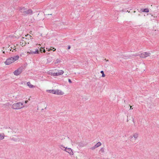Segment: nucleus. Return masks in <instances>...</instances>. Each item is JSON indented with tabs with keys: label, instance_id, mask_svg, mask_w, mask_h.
Masks as SVG:
<instances>
[{
	"label": "nucleus",
	"instance_id": "obj_26",
	"mask_svg": "<svg viewBox=\"0 0 159 159\" xmlns=\"http://www.w3.org/2000/svg\"><path fill=\"white\" fill-rule=\"evenodd\" d=\"M68 82L70 83H72V81H71V80L70 79H68Z\"/></svg>",
	"mask_w": 159,
	"mask_h": 159
},
{
	"label": "nucleus",
	"instance_id": "obj_2",
	"mask_svg": "<svg viewBox=\"0 0 159 159\" xmlns=\"http://www.w3.org/2000/svg\"><path fill=\"white\" fill-rule=\"evenodd\" d=\"M64 73L62 70H57L56 72H50V74L53 76H58L62 75Z\"/></svg>",
	"mask_w": 159,
	"mask_h": 159
},
{
	"label": "nucleus",
	"instance_id": "obj_19",
	"mask_svg": "<svg viewBox=\"0 0 159 159\" xmlns=\"http://www.w3.org/2000/svg\"><path fill=\"white\" fill-rule=\"evenodd\" d=\"M4 138V134H0V140H2Z\"/></svg>",
	"mask_w": 159,
	"mask_h": 159
},
{
	"label": "nucleus",
	"instance_id": "obj_33",
	"mask_svg": "<svg viewBox=\"0 0 159 159\" xmlns=\"http://www.w3.org/2000/svg\"><path fill=\"white\" fill-rule=\"evenodd\" d=\"M99 159H105L104 158H99Z\"/></svg>",
	"mask_w": 159,
	"mask_h": 159
},
{
	"label": "nucleus",
	"instance_id": "obj_6",
	"mask_svg": "<svg viewBox=\"0 0 159 159\" xmlns=\"http://www.w3.org/2000/svg\"><path fill=\"white\" fill-rule=\"evenodd\" d=\"M65 151L68 153L70 155H73L74 154L73 150L71 148L67 147H66Z\"/></svg>",
	"mask_w": 159,
	"mask_h": 159
},
{
	"label": "nucleus",
	"instance_id": "obj_16",
	"mask_svg": "<svg viewBox=\"0 0 159 159\" xmlns=\"http://www.w3.org/2000/svg\"><path fill=\"white\" fill-rule=\"evenodd\" d=\"M27 84L30 88H32L35 87V86L31 84L29 82H28L27 83Z\"/></svg>",
	"mask_w": 159,
	"mask_h": 159
},
{
	"label": "nucleus",
	"instance_id": "obj_7",
	"mask_svg": "<svg viewBox=\"0 0 159 159\" xmlns=\"http://www.w3.org/2000/svg\"><path fill=\"white\" fill-rule=\"evenodd\" d=\"M4 63L6 65H8L11 64L13 62L11 57H10L7 59Z\"/></svg>",
	"mask_w": 159,
	"mask_h": 159
},
{
	"label": "nucleus",
	"instance_id": "obj_9",
	"mask_svg": "<svg viewBox=\"0 0 159 159\" xmlns=\"http://www.w3.org/2000/svg\"><path fill=\"white\" fill-rule=\"evenodd\" d=\"M139 136V134L138 133H135L134 134L133 136H130L129 138L131 140H133V137H134V140H135L137 138H138Z\"/></svg>",
	"mask_w": 159,
	"mask_h": 159
},
{
	"label": "nucleus",
	"instance_id": "obj_10",
	"mask_svg": "<svg viewBox=\"0 0 159 159\" xmlns=\"http://www.w3.org/2000/svg\"><path fill=\"white\" fill-rule=\"evenodd\" d=\"M39 51L38 49H36L35 51H33L31 50H30V51L27 52V53L30 54H39Z\"/></svg>",
	"mask_w": 159,
	"mask_h": 159
},
{
	"label": "nucleus",
	"instance_id": "obj_29",
	"mask_svg": "<svg viewBox=\"0 0 159 159\" xmlns=\"http://www.w3.org/2000/svg\"><path fill=\"white\" fill-rule=\"evenodd\" d=\"M28 102V100H26L25 101V103H27Z\"/></svg>",
	"mask_w": 159,
	"mask_h": 159
},
{
	"label": "nucleus",
	"instance_id": "obj_27",
	"mask_svg": "<svg viewBox=\"0 0 159 159\" xmlns=\"http://www.w3.org/2000/svg\"><path fill=\"white\" fill-rule=\"evenodd\" d=\"M56 50V49L54 48H52V50L53 51H55Z\"/></svg>",
	"mask_w": 159,
	"mask_h": 159
},
{
	"label": "nucleus",
	"instance_id": "obj_25",
	"mask_svg": "<svg viewBox=\"0 0 159 159\" xmlns=\"http://www.w3.org/2000/svg\"><path fill=\"white\" fill-rule=\"evenodd\" d=\"M10 105V103L8 102H7L5 104H4V105L5 106H6L9 107V106Z\"/></svg>",
	"mask_w": 159,
	"mask_h": 159
},
{
	"label": "nucleus",
	"instance_id": "obj_30",
	"mask_svg": "<svg viewBox=\"0 0 159 159\" xmlns=\"http://www.w3.org/2000/svg\"><path fill=\"white\" fill-rule=\"evenodd\" d=\"M48 51H50V50H52V49H51V48L50 49H48Z\"/></svg>",
	"mask_w": 159,
	"mask_h": 159
},
{
	"label": "nucleus",
	"instance_id": "obj_21",
	"mask_svg": "<svg viewBox=\"0 0 159 159\" xmlns=\"http://www.w3.org/2000/svg\"><path fill=\"white\" fill-rule=\"evenodd\" d=\"M43 48H41L40 49V51L41 52H45V50L44 49H43V50L42 49Z\"/></svg>",
	"mask_w": 159,
	"mask_h": 159
},
{
	"label": "nucleus",
	"instance_id": "obj_1",
	"mask_svg": "<svg viewBox=\"0 0 159 159\" xmlns=\"http://www.w3.org/2000/svg\"><path fill=\"white\" fill-rule=\"evenodd\" d=\"M24 107L23 103L21 102H18L14 103L12 106L11 108L15 110L22 109Z\"/></svg>",
	"mask_w": 159,
	"mask_h": 159
},
{
	"label": "nucleus",
	"instance_id": "obj_17",
	"mask_svg": "<svg viewBox=\"0 0 159 159\" xmlns=\"http://www.w3.org/2000/svg\"><path fill=\"white\" fill-rule=\"evenodd\" d=\"M141 11L142 12H149V10L148 8H145V9H141Z\"/></svg>",
	"mask_w": 159,
	"mask_h": 159
},
{
	"label": "nucleus",
	"instance_id": "obj_11",
	"mask_svg": "<svg viewBox=\"0 0 159 159\" xmlns=\"http://www.w3.org/2000/svg\"><path fill=\"white\" fill-rule=\"evenodd\" d=\"M102 145V143L100 142H98L93 147L91 148V149L92 150H94L95 148L98 147H99L101 146Z\"/></svg>",
	"mask_w": 159,
	"mask_h": 159
},
{
	"label": "nucleus",
	"instance_id": "obj_3",
	"mask_svg": "<svg viewBox=\"0 0 159 159\" xmlns=\"http://www.w3.org/2000/svg\"><path fill=\"white\" fill-rule=\"evenodd\" d=\"M23 71V67H19L17 70H16L13 72L15 75L17 76L20 75Z\"/></svg>",
	"mask_w": 159,
	"mask_h": 159
},
{
	"label": "nucleus",
	"instance_id": "obj_15",
	"mask_svg": "<svg viewBox=\"0 0 159 159\" xmlns=\"http://www.w3.org/2000/svg\"><path fill=\"white\" fill-rule=\"evenodd\" d=\"M59 148L62 150L65 151V150L66 149V147H64L62 144H60L59 145Z\"/></svg>",
	"mask_w": 159,
	"mask_h": 159
},
{
	"label": "nucleus",
	"instance_id": "obj_8",
	"mask_svg": "<svg viewBox=\"0 0 159 159\" xmlns=\"http://www.w3.org/2000/svg\"><path fill=\"white\" fill-rule=\"evenodd\" d=\"M27 40V39L23 37L22 39L20 41V44L22 46H25L26 43V40Z\"/></svg>",
	"mask_w": 159,
	"mask_h": 159
},
{
	"label": "nucleus",
	"instance_id": "obj_22",
	"mask_svg": "<svg viewBox=\"0 0 159 159\" xmlns=\"http://www.w3.org/2000/svg\"><path fill=\"white\" fill-rule=\"evenodd\" d=\"M101 73L102 74V76L103 77H104L105 76V75L104 74V72L102 70L101 71Z\"/></svg>",
	"mask_w": 159,
	"mask_h": 159
},
{
	"label": "nucleus",
	"instance_id": "obj_18",
	"mask_svg": "<svg viewBox=\"0 0 159 159\" xmlns=\"http://www.w3.org/2000/svg\"><path fill=\"white\" fill-rule=\"evenodd\" d=\"M61 62V60L59 59H57L55 61L54 63L55 64H59Z\"/></svg>",
	"mask_w": 159,
	"mask_h": 159
},
{
	"label": "nucleus",
	"instance_id": "obj_24",
	"mask_svg": "<svg viewBox=\"0 0 159 159\" xmlns=\"http://www.w3.org/2000/svg\"><path fill=\"white\" fill-rule=\"evenodd\" d=\"M57 92V89L52 90V94H56Z\"/></svg>",
	"mask_w": 159,
	"mask_h": 159
},
{
	"label": "nucleus",
	"instance_id": "obj_28",
	"mask_svg": "<svg viewBox=\"0 0 159 159\" xmlns=\"http://www.w3.org/2000/svg\"><path fill=\"white\" fill-rule=\"evenodd\" d=\"M67 48H68V49H70V46H68Z\"/></svg>",
	"mask_w": 159,
	"mask_h": 159
},
{
	"label": "nucleus",
	"instance_id": "obj_23",
	"mask_svg": "<svg viewBox=\"0 0 159 159\" xmlns=\"http://www.w3.org/2000/svg\"><path fill=\"white\" fill-rule=\"evenodd\" d=\"M47 92L48 93H52V90H48Z\"/></svg>",
	"mask_w": 159,
	"mask_h": 159
},
{
	"label": "nucleus",
	"instance_id": "obj_13",
	"mask_svg": "<svg viewBox=\"0 0 159 159\" xmlns=\"http://www.w3.org/2000/svg\"><path fill=\"white\" fill-rule=\"evenodd\" d=\"M64 94V93L61 90L59 89H57L56 95H63Z\"/></svg>",
	"mask_w": 159,
	"mask_h": 159
},
{
	"label": "nucleus",
	"instance_id": "obj_5",
	"mask_svg": "<svg viewBox=\"0 0 159 159\" xmlns=\"http://www.w3.org/2000/svg\"><path fill=\"white\" fill-rule=\"evenodd\" d=\"M20 11L24 14H30L32 13L31 10H26L24 8H22L20 9Z\"/></svg>",
	"mask_w": 159,
	"mask_h": 159
},
{
	"label": "nucleus",
	"instance_id": "obj_31",
	"mask_svg": "<svg viewBox=\"0 0 159 159\" xmlns=\"http://www.w3.org/2000/svg\"><path fill=\"white\" fill-rule=\"evenodd\" d=\"M84 159H90V158H89V157H87V158H85Z\"/></svg>",
	"mask_w": 159,
	"mask_h": 159
},
{
	"label": "nucleus",
	"instance_id": "obj_4",
	"mask_svg": "<svg viewBox=\"0 0 159 159\" xmlns=\"http://www.w3.org/2000/svg\"><path fill=\"white\" fill-rule=\"evenodd\" d=\"M151 55V53L149 52H143L141 53L139 55V57L143 58H145L148 57H149Z\"/></svg>",
	"mask_w": 159,
	"mask_h": 159
},
{
	"label": "nucleus",
	"instance_id": "obj_12",
	"mask_svg": "<svg viewBox=\"0 0 159 159\" xmlns=\"http://www.w3.org/2000/svg\"><path fill=\"white\" fill-rule=\"evenodd\" d=\"M11 57L12 59L13 62V63L14 62L18 60L19 57L18 55H17Z\"/></svg>",
	"mask_w": 159,
	"mask_h": 159
},
{
	"label": "nucleus",
	"instance_id": "obj_34",
	"mask_svg": "<svg viewBox=\"0 0 159 159\" xmlns=\"http://www.w3.org/2000/svg\"><path fill=\"white\" fill-rule=\"evenodd\" d=\"M3 53H5V52L4 51H3Z\"/></svg>",
	"mask_w": 159,
	"mask_h": 159
},
{
	"label": "nucleus",
	"instance_id": "obj_32",
	"mask_svg": "<svg viewBox=\"0 0 159 159\" xmlns=\"http://www.w3.org/2000/svg\"><path fill=\"white\" fill-rule=\"evenodd\" d=\"M130 109H133V108H132V106H130Z\"/></svg>",
	"mask_w": 159,
	"mask_h": 159
},
{
	"label": "nucleus",
	"instance_id": "obj_20",
	"mask_svg": "<svg viewBox=\"0 0 159 159\" xmlns=\"http://www.w3.org/2000/svg\"><path fill=\"white\" fill-rule=\"evenodd\" d=\"M100 152L102 153H104V148H101Z\"/></svg>",
	"mask_w": 159,
	"mask_h": 159
},
{
	"label": "nucleus",
	"instance_id": "obj_14",
	"mask_svg": "<svg viewBox=\"0 0 159 159\" xmlns=\"http://www.w3.org/2000/svg\"><path fill=\"white\" fill-rule=\"evenodd\" d=\"M18 137L16 135L14 136L11 138V140H12L16 141L18 140Z\"/></svg>",
	"mask_w": 159,
	"mask_h": 159
}]
</instances>
